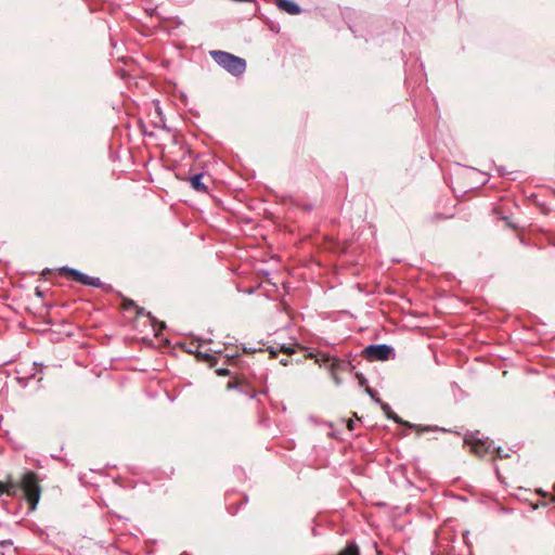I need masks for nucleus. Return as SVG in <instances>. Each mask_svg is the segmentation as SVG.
I'll use <instances>...</instances> for the list:
<instances>
[{"instance_id": "nucleus-19", "label": "nucleus", "mask_w": 555, "mask_h": 555, "mask_svg": "<svg viewBox=\"0 0 555 555\" xmlns=\"http://www.w3.org/2000/svg\"><path fill=\"white\" fill-rule=\"evenodd\" d=\"M280 362L284 366L288 364V360L287 359H282Z\"/></svg>"}, {"instance_id": "nucleus-18", "label": "nucleus", "mask_w": 555, "mask_h": 555, "mask_svg": "<svg viewBox=\"0 0 555 555\" xmlns=\"http://www.w3.org/2000/svg\"><path fill=\"white\" fill-rule=\"evenodd\" d=\"M347 426H348V429H349V430H353V428H354V422H353L352 420H349V421H348V425H347Z\"/></svg>"}, {"instance_id": "nucleus-22", "label": "nucleus", "mask_w": 555, "mask_h": 555, "mask_svg": "<svg viewBox=\"0 0 555 555\" xmlns=\"http://www.w3.org/2000/svg\"><path fill=\"white\" fill-rule=\"evenodd\" d=\"M539 493H540V494H542L543 496H545V495H546V493H545V492H543L542 490H540V491H539Z\"/></svg>"}, {"instance_id": "nucleus-11", "label": "nucleus", "mask_w": 555, "mask_h": 555, "mask_svg": "<svg viewBox=\"0 0 555 555\" xmlns=\"http://www.w3.org/2000/svg\"><path fill=\"white\" fill-rule=\"evenodd\" d=\"M387 418L389 420H393L397 424H402L406 427H410L412 428L413 425L409 422H404L401 417H399L395 412L390 411L389 414L387 415Z\"/></svg>"}, {"instance_id": "nucleus-14", "label": "nucleus", "mask_w": 555, "mask_h": 555, "mask_svg": "<svg viewBox=\"0 0 555 555\" xmlns=\"http://www.w3.org/2000/svg\"><path fill=\"white\" fill-rule=\"evenodd\" d=\"M378 404H380L383 411L385 412L386 416L389 414V412L391 411V408L388 403H385L383 401H380Z\"/></svg>"}, {"instance_id": "nucleus-15", "label": "nucleus", "mask_w": 555, "mask_h": 555, "mask_svg": "<svg viewBox=\"0 0 555 555\" xmlns=\"http://www.w3.org/2000/svg\"><path fill=\"white\" fill-rule=\"evenodd\" d=\"M356 377L358 378L359 384L361 386H364L366 384V378L364 377V375L362 373H357Z\"/></svg>"}, {"instance_id": "nucleus-16", "label": "nucleus", "mask_w": 555, "mask_h": 555, "mask_svg": "<svg viewBox=\"0 0 555 555\" xmlns=\"http://www.w3.org/2000/svg\"><path fill=\"white\" fill-rule=\"evenodd\" d=\"M216 373H217L219 376H227V375H229V373H230V372H229V370H228V369H223V367H221V369H217V370H216Z\"/></svg>"}, {"instance_id": "nucleus-10", "label": "nucleus", "mask_w": 555, "mask_h": 555, "mask_svg": "<svg viewBox=\"0 0 555 555\" xmlns=\"http://www.w3.org/2000/svg\"><path fill=\"white\" fill-rule=\"evenodd\" d=\"M82 285L92 286V287H101L102 281L99 278L90 276L87 274Z\"/></svg>"}, {"instance_id": "nucleus-5", "label": "nucleus", "mask_w": 555, "mask_h": 555, "mask_svg": "<svg viewBox=\"0 0 555 555\" xmlns=\"http://www.w3.org/2000/svg\"><path fill=\"white\" fill-rule=\"evenodd\" d=\"M351 370V363L344 360H333L330 367L331 376L336 385H340L343 383L341 378L338 376V372H350Z\"/></svg>"}, {"instance_id": "nucleus-8", "label": "nucleus", "mask_w": 555, "mask_h": 555, "mask_svg": "<svg viewBox=\"0 0 555 555\" xmlns=\"http://www.w3.org/2000/svg\"><path fill=\"white\" fill-rule=\"evenodd\" d=\"M203 176H204L203 173L194 175L191 178L190 182H191V186L195 191L206 193L207 192V186L202 182Z\"/></svg>"}, {"instance_id": "nucleus-1", "label": "nucleus", "mask_w": 555, "mask_h": 555, "mask_svg": "<svg viewBox=\"0 0 555 555\" xmlns=\"http://www.w3.org/2000/svg\"><path fill=\"white\" fill-rule=\"evenodd\" d=\"M23 492L26 501L29 504L30 511H35L40 500L41 488L38 482L37 475L34 472H26L20 483L13 481H0V495L7 494L15 498Z\"/></svg>"}, {"instance_id": "nucleus-3", "label": "nucleus", "mask_w": 555, "mask_h": 555, "mask_svg": "<svg viewBox=\"0 0 555 555\" xmlns=\"http://www.w3.org/2000/svg\"><path fill=\"white\" fill-rule=\"evenodd\" d=\"M392 351L393 349L391 346L386 344H378L365 347L362 351V354L365 359L371 361H385L389 359Z\"/></svg>"}, {"instance_id": "nucleus-12", "label": "nucleus", "mask_w": 555, "mask_h": 555, "mask_svg": "<svg viewBox=\"0 0 555 555\" xmlns=\"http://www.w3.org/2000/svg\"><path fill=\"white\" fill-rule=\"evenodd\" d=\"M366 393L376 402V403H379L382 400L379 399L378 397V393L376 390L370 388V387H366Z\"/></svg>"}, {"instance_id": "nucleus-7", "label": "nucleus", "mask_w": 555, "mask_h": 555, "mask_svg": "<svg viewBox=\"0 0 555 555\" xmlns=\"http://www.w3.org/2000/svg\"><path fill=\"white\" fill-rule=\"evenodd\" d=\"M61 272L63 273H66L68 275H70L76 282L80 283V284H83V281L86 279V273L77 270V269H72V268H68V267H63L61 268Z\"/></svg>"}, {"instance_id": "nucleus-17", "label": "nucleus", "mask_w": 555, "mask_h": 555, "mask_svg": "<svg viewBox=\"0 0 555 555\" xmlns=\"http://www.w3.org/2000/svg\"><path fill=\"white\" fill-rule=\"evenodd\" d=\"M281 351L285 352V353H288V354H292L295 352L294 348H291V347H285V346H282L281 347Z\"/></svg>"}, {"instance_id": "nucleus-2", "label": "nucleus", "mask_w": 555, "mask_h": 555, "mask_svg": "<svg viewBox=\"0 0 555 555\" xmlns=\"http://www.w3.org/2000/svg\"><path fill=\"white\" fill-rule=\"evenodd\" d=\"M214 61L233 76H241L246 70V61L221 50L210 51Z\"/></svg>"}, {"instance_id": "nucleus-4", "label": "nucleus", "mask_w": 555, "mask_h": 555, "mask_svg": "<svg viewBox=\"0 0 555 555\" xmlns=\"http://www.w3.org/2000/svg\"><path fill=\"white\" fill-rule=\"evenodd\" d=\"M472 448H473V451L478 455H481L482 453H490L495 450L499 457L503 459V457L508 456L507 453H504V451L502 450L501 447L493 448L492 442L488 441V439H486V440L479 439L476 443L473 444Z\"/></svg>"}, {"instance_id": "nucleus-20", "label": "nucleus", "mask_w": 555, "mask_h": 555, "mask_svg": "<svg viewBox=\"0 0 555 555\" xmlns=\"http://www.w3.org/2000/svg\"><path fill=\"white\" fill-rule=\"evenodd\" d=\"M270 352H271L273 356H275V354L278 353V351H276L275 349H273V348H270Z\"/></svg>"}, {"instance_id": "nucleus-24", "label": "nucleus", "mask_w": 555, "mask_h": 555, "mask_svg": "<svg viewBox=\"0 0 555 555\" xmlns=\"http://www.w3.org/2000/svg\"><path fill=\"white\" fill-rule=\"evenodd\" d=\"M203 356H204L206 359H208V358H209L208 353H204Z\"/></svg>"}, {"instance_id": "nucleus-21", "label": "nucleus", "mask_w": 555, "mask_h": 555, "mask_svg": "<svg viewBox=\"0 0 555 555\" xmlns=\"http://www.w3.org/2000/svg\"><path fill=\"white\" fill-rule=\"evenodd\" d=\"M554 491H555V483H554V487H553ZM551 501L555 502V495L552 496Z\"/></svg>"}, {"instance_id": "nucleus-13", "label": "nucleus", "mask_w": 555, "mask_h": 555, "mask_svg": "<svg viewBox=\"0 0 555 555\" xmlns=\"http://www.w3.org/2000/svg\"><path fill=\"white\" fill-rule=\"evenodd\" d=\"M333 360H338L337 358H333L328 354H322L321 358L317 359V362H323V363H328V365L331 366V363Z\"/></svg>"}, {"instance_id": "nucleus-9", "label": "nucleus", "mask_w": 555, "mask_h": 555, "mask_svg": "<svg viewBox=\"0 0 555 555\" xmlns=\"http://www.w3.org/2000/svg\"><path fill=\"white\" fill-rule=\"evenodd\" d=\"M337 555H360L359 547L354 542H348Z\"/></svg>"}, {"instance_id": "nucleus-23", "label": "nucleus", "mask_w": 555, "mask_h": 555, "mask_svg": "<svg viewBox=\"0 0 555 555\" xmlns=\"http://www.w3.org/2000/svg\"><path fill=\"white\" fill-rule=\"evenodd\" d=\"M232 387H233L232 383H229L228 388H232Z\"/></svg>"}, {"instance_id": "nucleus-6", "label": "nucleus", "mask_w": 555, "mask_h": 555, "mask_svg": "<svg viewBox=\"0 0 555 555\" xmlns=\"http://www.w3.org/2000/svg\"><path fill=\"white\" fill-rule=\"evenodd\" d=\"M276 8L291 15H297L301 12V8L292 0H276Z\"/></svg>"}]
</instances>
